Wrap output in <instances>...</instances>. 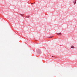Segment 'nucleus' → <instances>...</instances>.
I'll return each instance as SVG.
<instances>
[{"instance_id": "nucleus-1", "label": "nucleus", "mask_w": 77, "mask_h": 77, "mask_svg": "<svg viewBox=\"0 0 77 77\" xmlns=\"http://www.w3.org/2000/svg\"><path fill=\"white\" fill-rule=\"evenodd\" d=\"M71 48H74V46H72L71 47Z\"/></svg>"}, {"instance_id": "nucleus-2", "label": "nucleus", "mask_w": 77, "mask_h": 77, "mask_svg": "<svg viewBox=\"0 0 77 77\" xmlns=\"http://www.w3.org/2000/svg\"><path fill=\"white\" fill-rule=\"evenodd\" d=\"M75 2H74V4H75L76 3V0H75Z\"/></svg>"}, {"instance_id": "nucleus-3", "label": "nucleus", "mask_w": 77, "mask_h": 77, "mask_svg": "<svg viewBox=\"0 0 77 77\" xmlns=\"http://www.w3.org/2000/svg\"><path fill=\"white\" fill-rule=\"evenodd\" d=\"M61 34V33H57V35H60Z\"/></svg>"}, {"instance_id": "nucleus-4", "label": "nucleus", "mask_w": 77, "mask_h": 77, "mask_svg": "<svg viewBox=\"0 0 77 77\" xmlns=\"http://www.w3.org/2000/svg\"><path fill=\"white\" fill-rule=\"evenodd\" d=\"M53 37V36L51 37H49V38H52Z\"/></svg>"}, {"instance_id": "nucleus-5", "label": "nucleus", "mask_w": 77, "mask_h": 77, "mask_svg": "<svg viewBox=\"0 0 77 77\" xmlns=\"http://www.w3.org/2000/svg\"><path fill=\"white\" fill-rule=\"evenodd\" d=\"M34 3H35V2L33 3H31V4H34Z\"/></svg>"}, {"instance_id": "nucleus-6", "label": "nucleus", "mask_w": 77, "mask_h": 77, "mask_svg": "<svg viewBox=\"0 0 77 77\" xmlns=\"http://www.w3.org/2000/svg\"><path fill=\"white\" fill-rule=\"evenodd\" d=\"M20 15H23L22 14H20Z\"/></svg>"}, {"instance_id": "nucleus-7", "label": "nucleus", "mask_w": 77, "mask_h": 77, "mask_svg": "<svg viewBox=\"0 0 77 77\" xmlns=\"http://www.w3.org/2000/svg\"><path fill=\"white\" fill-rule=\"evenodd\" d=\"M27 17H27H28L27 16V17Z\"/></svg>"}]
</instances>
